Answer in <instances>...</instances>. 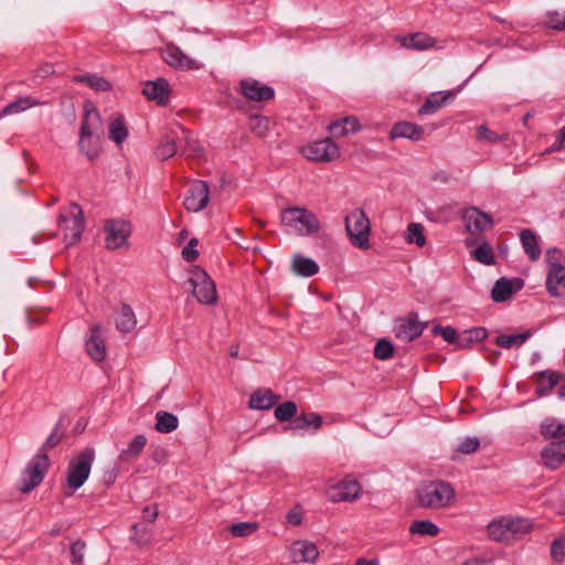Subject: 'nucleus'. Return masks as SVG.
Masks as SVG:
<instances>
[{"mask_svg":"<svg viewBox=\"0 0 565 565\" xmlns=\"http://www.w3.org/2000/svg\"><path fill=\"white\" fill-rule=\"evenodd\" d=\"M533 529L529 518L519 515H501L491 520L487 526L489 537L499 543H511L522 539Z\"/></svg>","mask_w":565,"mask_h":565,"instance_id":"1","label":"nucleus"},{"mask_svg":"<svg viewBox=\"0 0 565 565\" xmlns=\"http://www.w3.org/2000/svg\"><path fill=\"white\" fill-rule=\"evenodd\" d=\"M280 223L287 232L298 236L316 235L321 224L317 215L306 207H287L280 212Z\"/></svg>","mask_w":565,"mask_h":565,"instance_id":"2","label":"nucleus"},{"mask_svg":"<svg viewBox=\"0 0 565 565\" xmlns=\"http://www.w3.org/2000/svg\"><path fill=\"white\" fill-rule=\"evenodd\" d=\"M455 499V489L445 481H426L417 490V502L425 509H444Z\"/></svg>","mask_w":565,"mask_h":565,"instance_id":"3","label":"nucleus"},{"mask_svg":"<svg viewBox=\"0 0 565 565\" xmlns=\"http://www.w3.org/2000/svg\"><path fill=\"white\" fill-rule=\"evenodd\" d=\"M94 460V447H86L68 461L66 483L70 489L75 491L86 482L89 477Z\"/></svg>","mask_w":565,"mask_h":565,"instance_id":"4","label":"nucleus"},{"mask_svg":"<svg viewBox=\"0 0 565 565\" xmlns=\"http://www.w3.org/2000/svg\"><path fill=\"white\" fill-rule=\"evenodd\" d=\"M186 281L192 295L200 303L213 305L217 301L215 282L201 267L191 266L188 271Z\"/></svg>","mask_w":565,"mask_h":565,"instance_id":"5","label":"nucleus"},{"mask_svg":"<svg viewBox=\"0 0 565 565\" xmlns=\"http://www.w3.org/2000/svg\"><path fill=\"white\" fill-rule=\"evenodd\" d=\"M103 132V120L99 113L92 108H86L85 118L82 124L81 137H79V148L90 159L97 156L96 147H92L93 138L99 137Z\"/></svg>","mask_w":565,"mask_h":565,"instance_id":"6","label":"nucleus"},{"mask_svg":"<svg viewBox=\"0 0 565 565\" xmlns=\"http://www.w3.org/2000/svg\"><path fill=\"white\" fill-rule=\"evenodd\" d=\"M300 153L309 161L329 163L340 158L341 150L331 138H323L301 146Z\"/></svg>","mask_w":565,"mask_h":565,"instance_id":"7","label":"nucleus"},{"mask_svg":"<svg viewBox=\"0 0 565 565\" xmlns=\"http://www.w3.org/2000/svg\"><path fill=\"white\" fill-rule=\"evenodd\" d=\"M345 230L354 246L361 249L370 247L371 224L362 210H354L345 217Z\"/></svg>","mask_w":565,"mask_h":565,"instance_id":"8","label":"nucleus"},{"mask_svg":"<svg viewBox=\"0 0 565 565\" xmlns=\"http://www.w3.org/2000/svg\"><path fill=\"white\" fill-rule=\"evenodd\" d=\"M60 227L63 231L64 242L67 246L75 244L85 228L83 211L76 203H72L65 215L60 217Z\"/></svg>","mask_w":565,"mask_h":565,"instance_id":"9","label":"nucleus"},{"mask_svg":"<svg viewBox=\"0 0 565 565\" xmlns=\"http://www.w3.org/2000/svg\"><path fill=\"white\" fill-rule=\"evenodd\" d=\"M362 487L352 476H345L343 479L330 483L326 494L331 502H352L362 495Z\"/></svg>","mask_w":565,"mask_h":565,"instance_id":"10","label":"nucleus"},{"mask_svg":"<svg viewBox=\"0 0 565 565\" xmlns=\"http://www.w3.org/2000/svg\"><path fill=\"white\" fill-rule=\"evenodd\" d=\"M105 245L108 249H117L128 244L132 232L131 224L122 218H111L105 222Z\"/></svg>","mask_w":565,"mask_h":565,"instance_id":"11","label":"nucleus"},{"mask_svg":"<svg viewBox=\"0 0 565 565\" xmlns=\"http://www.w3.org/2000/svg\"><path fill=\"white\" fill-rule=\"evenodd\" d=\"M49 467L50 459L47 455L44 452H38L32 458L31 462L29 463L23 473L21 490L23 492H30L36 486H39L42 482Z\"/></svg>","mask_w":565,"mask_h":565,"instance_id":"12","label":"nucleus"},{"mask_svg":"<svg viewBox=\"0 0 565 565\" xmlns=\"http://www.w3.org/2000/svg\"><path fill=\"white\" fill-rule=\"evenodd\" d=\"M238 92L247 100L256 103H265L275 97V90L271 86L252 77L239 81Z\"/></svg>","mask_w":565,"mask_h":565,"instance_id":"13","label":"nucleus"},{"mask_svg":"<svg viewBox=\"0 0 565 565\" xmlns=\"http://www.w3.org/2000/svg\"><path fill=\"white\" fill-rule=\"evenodd\" d=\"M161 56L169 66L177 70L189 71L200 70L202 67V64L199 61L185 54L174 44H167L162 47Z\"/></svg>","mask_w":565,"mask_h":565,"instance_id":"14","label":"nucleus"},{"mask_svg":"<svg viewBox=\"0 0 565 565\" xmlns=\"http://www.w3.org/2000/svg\"><path fill=\"white\" fill-rule=\"evenodd\" d=\"M210 192L205 181H194L190 184L184 198V207L190 212H200L209 203Z\"/></svg>","mask_w":565,"mask_h":565,"instance_id":"15","label":"nucleus"},{"mask_svg":"<svg viewBox=\"0 0 565 565\" xmlns=\"http://www.w3.org/2000/svg\"><path fill=\"white\" fill-rule=\"evenodd\" d=\"M462 220L467 231L471 234L482 233L490 230L493 225V220L490 214L473 206L463 211Z\"/></svg>","mask_w":565,"mask_h":565,"instance_id":"16","label":"nucleus"},{"mask_svg":"<svg viewBox=\"0 0 565 565\" xmlns=\"http://www.w3.org/2000/svg\"><path fill=\"white\" fill-rule=\"evenodd\" d=\"M425 329V324L419 322L416 317L397 318L394 321L393 331L395 337L403 342H411L419 337Z\"/></svg>","mask_w":565,"mask_h":565,"instance_id":"17","label":"nucleus"},{"mask_svg":"<svg viewBox=\"0 0 565 565\" xmlns=\"http://www.w3.org/2000/svg\"><path fill=\"white\" fill-rule=\"evenodd\" d=\"M290 558L294 563L313 564L319 558V550L317 545L307 540L294 542L289 548Z\"/></svg>","mask_w":565,"mask_h":565,"instance_id":"18","label":"nucleus"},{"mask_svg":"<svg viewBox=\"0 0 565 565\" xmlns=\"http://www.w3.org/2000/svg\"><path fill=\"white\" fill-rule=\"evenodd\" d=\"M142 94L150 100L156 102L160 106H164L169 102L170 87L164 78H157L145 84Z\"/></svg>","mask_w":565,"mask_h":565,"instance_id":"19","label":"nucleus"},{"mask_svg":"<svg viewBox=\"0 0 565 565\" xmlns=\"http://www.w3.org/2000/svg\"><path fill=\"white\" fill-rule=\"evenodd\" d=\"M523 284L520 279H498L492 289L491 298L494 302H504L511 298V296L522 288Z\"/></svg>","mask_w":565,"mask_h":565,"instance_id":"20","label":"nucleus"},{"mask_svg":"<svg viewBox=\"0 0 565 565\" xmlns=\"http://www.w3.org/2000/svg\"><path fill=\"white\" fill-rule=\"evenodd\" d=\"M544 466L551 469L558 468L565 461V440L553 441L542 449Z\"/></svg>","mask_w":565,"mask_h":565,"instance_id":"21","label":"nucleus"},{"mask_svg":"<svg viewBox=\"0 0 565 565\" xmlns=\"http://www.w3.org/2000/svg\"><path fill=\"white\" fill-rule=\"evenodd\" d=\"M86 351L96 362H102L107 355L106 345L102 337V329L95 326L90 329V334L86 340Z\"/></svg>","mask_w":565,"mask_h":565,"instance_id":"22","label":"nucleus"},{"mask_svg":"<svg viewBox=\"0 0 565 565\" xmlns=\"http://www.w3.org/2000/svg\"><path fill=\"white\" fill-rule=\"evenodd\" d=\"M456 94L451 90H443L430 94L425 103L419 107L418 114L420 116L431 115L438 109L443 108L446 104L454 100Z\"/></svg>","mask_w":565,"mask_h":565,"instance_id":"23","label":"nucleus"},{"mask_svg":"<svg viewBox=\"0 0 565 565\" xmlns=\"http://www.w3.org/2000/svg\"><path fill=\"white\" fill-rule=\"evenodd\" d=\"M424 136V128L409 121H399L393 125L390 130V139L405 138L412 141H419Z\"/></svg>","mask_w":565,"mask_h":565,"instance_id":"24","label":"nucleus"},{"mask_svg":"<svg viewBox=\"0 0 565 565\" xmlns=\"http://www.w3.org/2000/svg\"><path fill=\"white\" fill-rule=\"evenodd\" d=\"M401 46L408 50L426 51L436 45V40L426 33H413L397 38Z\"/></svg>","mask_w":565,"mask_h":565,"instance_id":"25","label":"nucleus"},{"mask_svg":"<svg viewBox=\"0 0 565 565\" xmlns=\"http://www.w3.org/2000/svg\"><path fill=\"white\" fill-rule=\"evenodd\" d=\"M322 426V417L317 413H302L296 416L286 429L316 433Z\"/></svg>","mask_w":565,"mask_h":565,"instance_id":"26","label":"nucleus"},{"mask_svg":"<svg viewBox=\"0 0 565 565\" xmlns=\"http://www.w3.org/2000/svg\"><path fill=\"white\" fill-rule=\"evenodd\" d=\"M546 288L552 297L565 296V267L554 266L547 271Z\"/></svg>","mask_w":565,"mask_h":565,"instance_id":"27","label":"nucleus"},{"mask_svg":"<svg viewBox=\"0 0 565 565\" xmlns=\"http://www.w3.org/2000/svg\"><path fill=\"white\" fill-rule=\"evenodd\" d=\"M563 374L556 371L545 370L536 373V393L539 396H547L561 382Z\"/></svg>","mask_w":565,"mask_h":565,"instance_id":"28","label":"nucleus"},{"mask_svg":"<svg viewBox=\"0 0 565 565\" xmlns=\"http://www.w3.org/2000/svg\"><path fill=\"white\" fill-rule=\"evenodd\" d=\"M328 130L334 137H345L348 135L356 134L361 130L359 120L354 116H348L331 122Z\"/></svg>","mask_w":565,"mask_h":565,"instance_id":"29","label":"nucleus"},{"mask_svg":"<svg viewBox=\"0 0 565 565\" xmlns=\"http://www.w3.org/2000/svg\"><path fill=\"white\" fill-rule=\"evenodd\" d=\"M291 270L300 277H311L319 271V265L310 257L301 254L294 255Z\"/></svg>","mask_w":565,"mask_h":565,"instance_id":"30","label":"nucleus"},{"mask_svg":"<svg viewBox=\"0 0 565 565\" xmlns=\"http://www.w3.org/2000/svg\"><path fill=\"white\" fill-rule=\"evenodd\" d=\"M270 390H258L250 395L248 407L257 411L270 409L278 401Z\"/></svg>","mask_w":565,"mask_h":565,"instance_id":"31","label":"nucleus"},{"mask_svg":"<svg viewBox=\"0 0 565 565\" xmlns=\"http://www.w3.org/2000/svg\"><path fill=\"white\" fill-rule=\"evenodd\" d=\"M115 322L120 332H131L137 326V319L132 308L128 305H122L116 315Z\"/></svg>","mask_w":565,"mask_h":565,"instance_id":"32","label":"nucleus"},{"mask_svg":"<svg viewBox=\"0 0 565 565\" xmlns=\"http://www.w3.org/2000/svg\"><path fill=\"white\" fill-rule=\"evenodd\" d=\"M520 239L524 252L531 260H537L541 256V247L539 237L531 230H523L520 234Z\"/></svg>","mask_w":565,"mask_h":565,"instance_id":"33","label":"nucleus"},{"mask_svg":"<svg viewBox=\"0 0 565 565\" xmlns=\"http://www.w3.org/2000/svg\"><path fill=\"white\" fill-rule=\"evenodd\" d=\"M544 439H561L565 437V422L561 423L555 418H547L541 424L540 429Z\"/></svg>","mask_w":565,"mask_h":565,"instance_id":"34","label":"nucleus"},{"mask_svg":"<svg viewBox=\"0 0 565 565\" xmlns=\"http://www.w3.org/2000/svg\"><path fill=\"white\" fill-rule=\"evenodd\" d=\"M147 445L145 435H137L128 445L127 448L119 451L118 459L120 461H128L140 456Z\"/></svg>","mask_w":565,"mask_h":565,"instance_id":"35","label":"nucleus"},{"mask_svg":"<svg viewBox=\"0 0 565 565\" xmlns=\"http://www.w3.org/2000/svg\"><path fill=\"white\" fill-rule=\"evenodd\" d=\"M178 426L179 419L175 415L164 411L157 412L154 425L157 431L161 434H169L174 431Z\"/></svg>","mask_w":565,"mask_h":565,"instance_id":"36","label":"nucleus"},{"mask_svg":"<svg viewBox=\"0 0 565 565\" xmlns=\"http://www.w3.org/2000/svg\"><path fill=\"white\" fill-rule=\"evenodd\" d=\"M44 104H45L44 102H41L31 96L21 97L17 100L10 103L9 105H7L2 110V115L4 116V115L18 114L20 111H24L29 108L44 105Z\"/></svg>","mask_w":565,"mask_h":565,"instance_id":"37","label":"nucleus"},{"mask_svg":"<svg viewBox=\"0 0 565 565\" xmlns=\"http://www.w3.org/2000/svg\"><path fill=\"white\" fill-rule=\"evenodd\" d=\"M74 82L86 84L88 87L96 92H107L111 89L110 83L98 75H76L73 78Z\"/></svg>","mask_w":565,"mask_h":565,"instance_id":"38","label":"nucleus"},{"mask_svg":"<svg viewBox=\"0 0 565 565\" xmlns=\"http://www.w3.org/2000/svg\"><path fill=\"white\" fill-rule=\"evenodd\" d=\"M409 532L419 536H437L439 527L429 520H416L409 525Z\"/></svg>","mask_w":565,"mask_h":565,"instance_id":"39","label":"nucleus"},{"mask_svg":"<svg viewBox=\"0 0 565 565\" xmlns=\"http://www.w3.org/2000/svg\"><path fill=\"white\" fill-rule=\"evenodd\" d=\"M471 257L486 266H491L495 263V257L492 247L489 243L482 242L471 252Z\"/></svg>","mask_w":565,"mask_h":565,"instance_id":"40","label":"nucleus"},{"mask_svg":"<svg viewBox=\"0 0 565 565\" xmlns=\"http://www.w3.org/2000/svg\"><path fill=\"white\" fill-rule=\"evenodd\" d=\"M64 436L65 426L62 420H58L38 452L46 454L49 449L55 448L63 440Z\"/></svg>","mask_w":565,"mask_h":565,"instance_id":"41","label":"nucleus"},{"mask_svg":"<svg viewBox=\"0 0 565 565\" xmlns=\"http://www.w3.org/2000/svg\"><path fill=\"white\" fill-rule=\"evenodd\" d=\"M531 337L530 331L515 334H500L495 343L504 349L522 345Z\"/></svg>","mask_w":565,"mask_h":565,"instance_id":"42","label":"nucleus"},{"mask_svg":"<svg viewBox=\"0 0 565 565\" xmlns=\"http://www.w3.org/2000/svg\"><path fill=\"white\" fill-rule=\"evenodd\" d=\"M128 136V129L125 125L124 118L118 117L109 124V139L117 145L122 143Z\"/></svg>","mask_w":565,"mask_h":565,"instance_id":"43","label":"nucleus"},{"mask_svg":"<svg viewBox=\"0 0 565 565\" xmlns=\"http://www.w3.org/2000/svg\"><path fill=\"white\" fill-rule=\"evenodd\" d=\"M405 239L409 244H415L418 247H423L426 244L424 226L420 223L408 224L405 233Z\"/></svg>","mask_w":565,"mask_h":565,"instance_id":"44","label":"nucleus"},{"mask_svg":"<svg viewBox=\"0 0 565 565\" xmlns=\"http://www.w3.org/2000/svg\"><path fill=\"white\" fill-rule=\"evenodd\" d=\"M297 405L295 402H291V401H287L285 403H281L279 404L276 408H275V417L279 420V422H287V420H290L291 418H295L296 417V414H297Z\"/></svg>","mask_w":565,"mask_h":565,"instance_id":"45","label":"nucleus"},{"mask_svg":"<svg viewBox=\"0 0 565 565\" xmlns=\"http://www.w3.org/2000/svg\"><path fill=\"white\" fill-rule=\"evenodd\" d=\"M177 152V145L175 141L170 138L166 137L161 140V142L156 148V156L161 160H167L171 157H173Z\"/></svg>","mask_w":565,"mask_h":565,"instance_id":"46","label":"nucleus"},{"mask_svg":"<svg viewBox=\"0 0 565 565\" xmlns=\"http://www.w3.org/2000/svg\"><path fill=\"white\" fill-rule=\"evenodd\" d=\"M545 25L556 31H565V10L548 12L545 18Z\"/></svg>","mask_w":565,"mask_h":565,"instance_id":"47","label":"nucleus"},{"mask_svg":"<svg viewBox=\"0 0 565 565\" xmlns=\"http://www.w3.org/2000/svg\"><path fill=\"white\" fill-rule=\"evenodd\" d=\"M393 353L394 347L390 341L381 339L376 342L374 347L375 358H377L379 360H388L390 358L393 356Z\"/></svg>","mask_w":565,"mask_h":565,"instance_id":"48","label":"nucleus"},{"mask_svg":"<svg viewBox=\"0 0 565 565\" xmlns=\"http://www.w3.org/2000/svg\"><path fill=\"white\" fill-rule=\"evenodd\" d=\"M480 447V441L477 437H465L458 444L456 450L460 454L470 455L476 452Z\"/></svg>","mask_w":565,"mask_h":565,"instance_id":"49","label":"nucleus"},{"mask_svg":"<svg viewBox=\"0 0 565 565\" xmlns=\"http://www.w3.org/2000/svg\"><path fill=\"white\" fill-rule=\"evenodd\" d=\"M477 138L489 143H497L505 140L504 136H500L497 132L490 130L487 126L481 125L477 128Z\"/></svg>","mask_w":565,"mask_h":565,"instance_id":"50","label":"nucleus"},{"mask_svg":"<svg viewBox=\"0 0 565 565\" xmlns=\"http://www.w3.org/2000/svg\"><path fill=\"white\" fill-rule=\"evenodd\" d=\"M132 530L135 531V534L131 536V539L140 545H145L150 542L151 534L146 524H134Z\"/></svg>","mask_w":565,"mask_h":565,"instance_id":"51","label":"nucleus"},{"mask_svg":"<svg viewBox=\"0 0 565 565\" xmlns=\"http://www.w3.org/2000/svg\"><path fill=\"white\" fill-rule=\"evenodd\" d=\"M257 524L252 522H238L231 526V533L236 537H242L254 533Z\"/></svg>","mask_w":565,"mask_h":565,"instance_id":"52","label":"nucleus"},{"mask_svg":"<svg viewBox=\"0 0 565 565\" xmlns=\"http://www.w3.org/2000/svg\"><path fill=\"white\" fill-rule=\"evenodd\" d=\"M546 263L548 270H552L554 266L565 267V256L557 248H550L546 252Z\"/></svg>","mask_w":565,"mask_h":565,"instance_id":"53","label":"nucleus"},{"mask_svg":"<svg viewBox=\"0 0 565 565\" xmlns=\"http://www.w3.org/2000/svg\"><path fill=\"white\" fill-rule=\"evenodd\" d=\"M551 556L555 562H563L565 558V536L555 539L551 545Z\"/></svg>","mask_w":565,"mask_h":565,"instance_id":"54","label":"nucleus"},{"mask_svg":"<svg viewBox=\"0 0 565 565\" xmlns=\"http://www.w3.org/2000/svg\"><path fill=\"white\" fill-rule=\"evenodd\" d=\"M269 120L263 116L250 117V129L259 136H264L268 130Z\"/></svg>","mask_w":565,"mask_h":565,"instance_id":"55","label":"nucleus"},{"mask_svg":"<svg viewBox=\"0 0 565 565\" xmlns=\"http://www.w3.org/2000/svg\"><path fill=\"white\" fill-rule=\"evenodd\" d=\"M198 244L199 241L192 238L188 245L182 248L181 255L185 262H193L199 257Z\"/></svg>","mask_w":565,"mask_h":565,"instance_id":"56","label":"nucleus"},{"mask_svg":"<svg viewBox=\"0 0 565 565\" xmlns=\"http://www.w3.org/2000/svg\"><path fill=\"white\" fill-rule=\"evenodd\" d=\"M433 333L441 335L448 343L457 342V331L452 327L436 326L433 328Z\"/></svg>","mask_w":565,"mask_h":565,"instance_id":"57","label":"nucleus"},{"mask_svg":"<svg viewBox=\"0 0 565 565\" xmlns=\"http://www.w3.org/2000/svg\"><path fill=\"white\" fill-rule=\"evenodd\" d=\"M85 554V543L76 541L71 546L72 562L76 565H82Z\"/></svg>","mask_w":565,"mask_h":565,"instance_id":"58","label":"nucleus"},{"mask_svg":"<svg viewBox=\"0 0 565 565\" xmlns=\"http://www.w3.org/2000/svg\"><path fill=\"white\" fill-rule=\"evenodd\" d=\"M286 518L290 524L299 525L302 522V511L299 508H295L287 513Z\"/></svg>","mask_w":565,"mask_h":565,"instance_id":"59","label":"nucleus"},{"mask_svg":"<svg viewBox=\"0 0 565 565\" xmlns=\"http://www.w3.org/2000/svg\"><path fill=\"white\" fill-rule=\"evenodd\" d=\"M54 72V68H53V65L52 64H43L42 66H40L38 70H36V76L39 77H47L49 75H51L52 73Z\"/></svg>","mask_w":565,"mask_h":565,"instance_id":"60","label":"nucleus"},{"mask_svg":"<svg viewBox=\"0 0 565 565\" xmlns=\"http://www.w3.org/2000/svg\"><path fill=\"white\" fill-rule=\"evenodd\" d=\"M158 515V512H157V509L156 508H150V507H147L143 509V519L149 521V522H153L156 520Z\"/></svg>","mask_w":565,"mask_h":565,"instance_id":"61","label":"nucleus"},{"mask_svg":"<svg viewBox=\"0 0 565 565\" xmlns=\"http://www.w3.org/2000/svg\"><path fill=\"white\" fill-rule=\"evenodd\" d=\"M461 565H491L489 561L484 558H469L465 561Z\"/></svg>","mask_w":565,"mask_h":565,"instance_id":"62","label":"nucleus"},{"mask_svg":"<svg viewBox=\"0 0 565 565\" xmlns=\"http://www.w3.org/2000/svg\"><path fill=\"white\" fill-rule=\"evenodd\" d=\"M565 149V146L557 139L547 150V153L557 152Z\"/></svg>","mask_w":565,"mask_h":565,"instance_id":"63","label":"nucleus"},{"mask_svg":"<svg viewBox=\"0 0 565 565\" xmlns=\"http://www.w3.org/2000/svg\"><path fill=\"white\" fill-rule=\"evenodd\" d=\"M356 565H380V562L377 559L359 558Z\"/></svg>","mask_w":565,"mask_h":565,"instance_id":"64","label":"nucleus"}]
</instances>
